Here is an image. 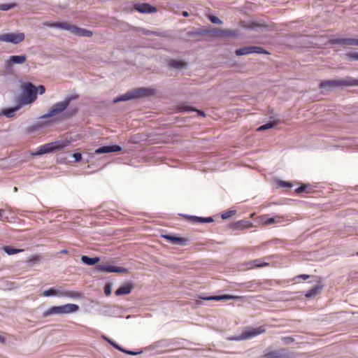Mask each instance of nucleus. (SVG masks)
<instances>
[{
    "mask_svg": "<svg viewBox=\"0 0 358 358\" xmlns=\"http://www.w3.org/2000/svg\"><path fill=\"white\" fill-rule=\"evenodd\" d=\"M36 90L37 92H38V93L40 94H43L45 93V88L43 85H39L37 88H36Z\"/></svg>",
    "mask_w": 358,
    "mask_h": 358,
    "instance_id": "nucleus-39",
    "label": "nucleus"
},
{
    "mask_svg": "<svg viewBox=\"0 0 358 358\" xmlns=\"http://www.w3.org/2000/svg\"><path fill=\"white\" fill-rule=\"evenodd\" d=\"M358 86V79L347 77L341 79L324 80L320 84L322 89L335 87Z\"/></svg>",
    "mask_w": 358,
    "mask_h": 358,
    "instance_id": "nucleus-3",
    "label": "nucleus"
},
{
    "mask_svg": "<svg viewBox=\"0 0 358 358\" xmlns=\"http://www.w3.org/2000/svg\"><path fill=\"white\" fill-rule=\"evenodd\" d=\"M248 268L250 269L255 268H262L264 266H268V263H262V264H254L252 261H250L246 264Z\"/></svg>",
    "mask_w": 358,
    "mask_h": 358,
    "instance_id": "nucleus-30",
    "label": "nucleus"
},
{
    "mask_svg": "<svg viewBox=\"0 0 358 358\" xmlns=\"http://www.w3.org/2000/svg\"><path fill=\"white\" fill-rule=\"evenodd\" d=\"M186 63L181 60L171 59L169 62V66L174 69H181L186 66Z\"/></svg>",
    "mask_w": 358,
    "mask_h": 358,
    "instance_id": "nucleus-23",
    "label": "nucleus"
},
{
    "mask_svg": "<svg viewBox=\"0 0 358 358\" xmlns=\"http://www.w3.org/2000/svg\"><path fill=\"white\" fill-rule=\"evenodd\" d=\"M252 263H254V264H262V263H263V262H262V260H261V259H255V260H253V261H252Z\"/></svg>",
    "mask_w": 358,
    "mask_h": 358,
    "instance_id": "nucleus-44",
    "label": "nucleus"
},
{
    "mask_svg": "<svg viewBox=\"0 0 358 358\" xmlns=\"http://www.w3.org/2000/svg\"><path fill=\"white\" fill-rule=\"evenodd\" d=\"M357 255H358V253H357Z\"/></svg>",
    "mask_w": 358,
    "mask_h": 358,
    "instance_id": "nucleus-53",
    "label": "nucleus"
},
{
    "mask_svg": "<svg viewBox=\"0 0 358 358\" xmlns=\"http://www.w3.org/2000/svg\"><path fill=\"white\" fill-rule=\"evenodd\" d=\"M73 157H74L75 160L76 162H79L82 159V155L80 153L76 152L73 155Z\"/></svg>",
    "mask_w": 358,
    "mask_h": 358,
    "instance_id": "nucleus-41",
    "label": "nucleus"
},
{
    "mask_svg": "<svg viewBox=\"0 0 358 358\" xmlns=\"http://www.w3.org/2000/svg\"><path fill=\"white\" fill-rule=\"evenodd\" d=\"M81 261L87 264V265H90V266H92V265H94L96 264V263H98L99 261H100V258L99 257H94V258H92V257H89L87 256H82L81 257Z\"/></svg>",
    "mask_w": 358,
    "mask_h": 358,
    "instance_id": "nucleus-21",
    "label": "nucleus"
},
{
    "mask_svg": "<svg viewBox=\"0 0 358 358\" xmlns=\"http://www.w3.org/2000/svg\"><path fill=\"white\" fill-rule=\"evenodd\" d=\"M143 33L144 34H146V35H148V34H154L153 32L150 31H148V30H147V31L143 30Z\"/></svg>",
    "mask_w": 358,
    "mask_h": 358,
    "instance_id": "nucleus-45",
    "label": "nucleus"
},
{
    "mask_svg": "<svg viewBox=\"0 0 358 358\" xmlns=\"http://www.w3.org/2000/svg\"><path fill=\"white\" fill-rule=\"evenodd\" d=\"M20 108V106H15L14 108H7L3 111V114L8 117H12L14 116L15 113Z\"/></svg>",
    "mask_w": 358,
    "mask_h": 358,
    "instance_id": "nucleus-26",
    "label": "nucleus"
},
{
    "mask_svg": "<svg viewBox=\"0 0 358 358\" xmlns=\"http://www.w3.org/2000/svg\"><path fill=\"white\" fill-rule=\"evenodd\" d=\"M134 288V285L130 282H126L122 285L115 292L117 296L128 294L131 293Z\"/></svg>",
    "mask_w": 358,
    "mask_h": 358,
    "instance_id": "nucleus-19",
    "label": "nucleus"
},
{
    "mask_svg": "<svg viewBox=\"0 0 358 358\" xmlns=\"http://www.w3.org/2000/svg\"><path fill=\"white\" fill-rule=\"evenodd\" d=\"M182 14V15L184 17H188L189 16V13L187 11H183Z\"/></svg>",
    "mask_w": 358,
    "mask_h": 358,
    "instance_id": "nucleus-47",
    "label": "nucleus"
},
{
    "mask_svg": "<svg viewBox=\"0 0 358 358\" xmlns=\"http://www.w3.org/2000/svg\"><path fill=\"white\" fill-rule=\"evenodd\" d=\"M347 57L350 59V60H358V53L357 52H351L347 54Z\"/></svg>",
    "mask_w": 358,
    "mask_h": 358,
    "instance_id": "nucleus-37",
    "label": "nucleus"
},
{
    "mask_svg": "<svg viewBox=\"0 0 358 358\" xmlns=\"http://www.w3.org/2000/svg\"><path fill=\"white\" fill-rule=\"evenodd\" d=\"M242 224V222H239L238 223V224Z\"/></svg>",
    "mask_w": 358,
    "mask_h": 358,
    "instance_id": "nucleus-52",
    "label": "nucleus"
},
{
    "mask_svg": "<svg viewBox=\"0 0 358 358\" xmlns=\"http://www.w3.org/2000/svg\"><path fill=\"white\" fill-rule=\"evenodd\" d=\"M215 34L217 36L220 37H231L236 38L238 36V31L236 30L232 29H217L215 30Z\"/></svg>",
    "mask_w": 358,
    "mask_h": 358,
    "instance_id": "nucleus-17",
    "label": "nucleus"
},
{
    "mask_svg": "<svg viewBox=\"0 0 358 358\" xmlns=\"http://www.w3.org/2000/svg\"><path fill=\"white\" fill-rule=\"evenodd\" d=\"M235 54L237 56H242V55H246L252 54L251 46H250V47H244V48H240V49H237L235 51Z\"/></svg>",
    "mask_w": 358,
    "mask_h": 358,
    "instance_id": "nucleus-24",
    "label": "nucleus"
},
{
    "mask_svg": "<svg viewBox=\"0 0 358 358\" xmlns=\"http://www.w3.org/2000/svg\"><path fill=\"white\" fill-rule=\"evenodd\" d=\"M68 145L67 141H55L40 146L34 155H41L60 150Z\"/></svg>",
    "mask_w": 358,
    "mask_h": 358,
    "instance_id": "nucleus-6",
    "label": "nucleus"
},
{
    "mask_svg": "<svg viewBox=\"0 0 358 358\" xmlns=\"http://www.w3.org/2000/svg\"><path fill=\"white\" fill-rule=\"evenodd\" d=\"M45 25L50 27H55L70 31L71 34L85 37H91L93 35L92 31L79 28L75 25L71 24L68 22H45Z\"/></svg>",
    "mask_w": 358,
    "mask_h": 358,
    "instance_id": "nucleus-1",
    "label": "nucleus"
},
{
    "mask_svg": "<svg viewBox=\"0 0 358 358\" xmlns=\"http://www.w3.org/2000/svg\"><path fill=\"white\" fill-rule=\"evenodd\" d=\"M108 342L113 346L115 347L116 349L122 351V352H124L128 355H136V352H131V351H128V350H125L124 349H122L120 346H119L117 344H116L115 342L112 341H109L108 340Z\"/></svg>",
    "mask_w": 358,
    "mask_h": 358,
    "instance_id": "nucleus-32",
    "label": "nucleus"
},
{
    "mask_svg": "<svg viewBox=\"0 0 358 358\" xmlns=\"http://www.w3.org/2000/svg\"><path fill=\"white\" fill-rule=\"evenodd\" d=\"M77 112V109H74L69 115V116H71L73 115H74L75 113H76Z\"/></svg>",
    "mask_w": 358,
    "mask_h": 358,
    "instance_id": "nucleus-48",
    "label": "nucleus"
},
{
    "mask_svg": "<svg viewBox=\"0 0 358 358\" xmlns=\"http://www.w3.org/2000/svg\"><path fill=\"white\" fill-rule=\"evenodd\" d=\"M15 6V3H8V4L2 3V4H0V10H8L10 8H14Z\"/></svg>",
    "mask_w": 358,
    "mask_h": 358,
    "instance_id": "nucleus-34",
    "label": "nucleus"
},
{
    "mask_svg": "<svg viewBox=\"0 0 358 358\" xmlns=\"http://www.w3.org/2000/svg\"><path fill=\"white\" fill-rule=\"evenodd\" d=\"M24 33H8L0 35V41L18 44L24 40Z\"/></svg>",
    "mask_w": 358,
    "mask_h": 358,
    "instance_id": "nucleus-8",
    "label": "nucleus"
},
{
    "mask_svg": "<svg viewBox=\"0 0 358 358\" xmlns=\"http://www.w3.org/2000/svg\"><path fill=\"white\" fill-rule=\"evenodd\" d=\"M104 292H105L106 295H107V296L110 294L111 287H110V285H106L105 289H104Z\"/></svg>",
    "mask_w": 358,
    "mask_h": 358,
    "instance_id": "nucleus-40",
    "label": "nucleus"
},
{
    "mask_svg": "<svg viewBox=\"0 0 358 358\" xmlns=\"http://www.w3.org/2000/svg\"><path fill=\"white\" fill-rule=\"evenodd\" d=\"M27 61L26 55H12L5 61V67L8 69L14 64H22Z\"/></svg>",
    "mask_w": 358,
    "mask_h": 358,
    "instance_id": "nucleus-12",
    "label": "nucleus"
},
{
    "mask_svg": "<svg viewBox=\"0 0 358 358\" xmlns=\"http://www.w3.org/2000/svg\"><path fill=\"white\" fill-rule=\"evenodd\" d=\"M165 239L171 241V243H174V244H178V243H181L182 242H183V238H178V237H176V236H172L171 235H164L162 236Z\"/></svg>",
    "mask_w": 358,
    "mask_h": 358,
    "instance_id": "nucleus-25",
    "label": "nucleus"
},
{
    "mask_svg": "<svg viewBox=\"0 0 358 358\" xmlns=\"http://www.w3.org/2000/svg\"><path fill=\"white\" fill-rule=\"evenodd\" d=\"M280 355L277 352H271L265 355L266 358H280Z\"/></svg>",
    "mask_w": 358,
    "mask_h": 358,
    "instance_id": "nucleus-35",
    "label": "nucleus"
},
{
    "mask_svg": "<svg viewBox=\"0 0 358 358\" xmlns=\"http://www.w3.org/2000/svg\"><path fill=\"white\" fill-rule=\"evenodd\" d=\"M233 214V212L232 211H229L228 213H225L224 214L222 215V219H227V218H229Z\"/></svg>",
    "mask_w": 358,
    "mask_h": 358,
    "instance_id": "nucleus-42",
    "label": "nucleus"
},
{
    "mask_svg": "<svg viewBox=\"0 0 358 358\" xmlns=\"http://www.w3.org/2000/svg\"><path fill=\"white\" fill-rule=\"evenodd\" d=\"M209 20L214 24H221L222 22L216 16L210 15Z\"/></svg>",
    "mask_w": 358,
    "mask_h": 358,
    "instance_id": "nucleus-36",
    "label": "nucleus"
},
{
    "mask_svg": "<svg viewBox=\"0 0 358 358\" xmlns=\"http://www.w3.org/2000/svg\"><path fill=\"white\" fill-rule=\"evenodd\" d=\"M4 341V338L0 336V342L3 343Z\"/></svg>",
    "mask_w": 358,
    "mask_h": 358,
    "instance_id": "nucleus-49",
    "label": "nucleus"
},
{
    "mask_svg": "<svg viewBox=\"0 0 358 358\" xmlns=\"http://www.w3.org/2000/svg\"><path fill=\"white\" fill-rule=\"evenodd\" d=\"M62 252H63V253H67V250H63Z\"/></svg>",
    "mask_w": 358,
    "mask_h": 358,
    "instance_id": "nucleus-50",
    "label": "nucleus"
},
{
    "mask_svg": "<svg viewBox=\"0 0 358 358\" xmlns=\"http://www.w3.org/2000/svg\"><path fill=\"white\" fill-rule=\"evenodd\" d=\"M331 44H341L345 46H358V39L357 38H333L329 41Z\"/></svg>",
    "mask_w": 358,
    "mask_h": 358,
    "instance_id": "nucleus-13",
    "label": "nucleus"
},
{
    "mask_svg": "<svg viewBox=\"0 0 358 358\" xmlns=\"http://www.w3.org/2000/svg\"><path fill=\"white\" fill-rule=\"evenodd\" d=\"M134 8L136 10L142 13H151L157 11L155 7L146 3H137L134 6Z\"/></svg>",
    "mask_w": 358,
    "mask_h": 358,
    "instance_id": "nucleus-16",
    "label": "nucleus"
},
{
    "mask_svg": "<svg viewBox=\"0 0 358 358\" xmlns=\"http://www.w3.org/2000/svg\"><path fill=\"white\" fill-rule=\"evenodd\" d=\"M122 150V148L117 145H107L101 147L95 150L96 154H103L108 152H116Z\"/></svg>",
    "mask_w": 358,
    "mask_h": 358,
    "instance_id": "nucleus-15",
    "label": "nucleus"
},
{
    "mask_svg": "<svg viewBox=\"0 0 358 358\" xmlns=\"http://www.w3.org/2000/svg\"><path fill=\"white\" fill-rule=\"evenodd\" d=\"M281 186L282 187H291L292 185L289 182H281Z\"/></svg>",
    "mask_w": 358,
    "mask_h": 358,
    "instance_id": "nucleus-43",
    "label": "nucleus"
},
{
    "mask_svg": "<svg viewBox=\"0 0 358 358\" xmlns=\"http://www.w3.org/2000/svg\"><path fill=\"white\" fill-rule=\"evenodd\" d=\"M201 299L207 301L213 300V301H220V300H229V299H236L239 300L243 302L245 301L248 299L245 296H234L230 294H224L221 296H213L209 297H201Z\"/></svg>",
    "mask_w": 358,
    "mask_h": 358,
    "instance_id": "nucleus-11",
    "label": "nucleus"
},
{
    "mask_svg": "<svg viewBox=\"0 0 358 358\" xmlns=\"http://www.w3.org/2000/svg\"><path fill=\"white\" fill-rule=\"evenodd\" d=\"M67 296V297H75L77 296V293L74 292H59L57 291L55 288H50L48 290H45L43 293V296Z\"/></svg>",
    "mask_w": 358,
    "mask_h": 358,
    "instance_id": "nucleus-14",
    "label": "nucleus"
},
{
    "mask_svg": "<svg viewBox=\"0 0 358 358\" xmlns=\"http://www.w3.org/2000/svg\"><path fill=\"white\" fill-rule=\"evenodd\" d=\"M96 270L100 272L128 273L129 270L124 267L115 266L111 265L99 264L96 266Z\"/></svg>",
    "mask_w": 358,
    "mask_h": 358,
    "instance_id": "nucleus-10",
    "label": "nucleus"
},
{
    "mask_svg": "<svg viewBox=\"0 0 358 358\" xmlns=\"http://www.w3.org/2000/svg\"><path fill=\"white\" fill-rule=\"evenodd\" d=\"M79 309L78 305L73 303H67L62 306H52L44 312L45 317L54 314H69L76 312Z\"/></svg>",
    "mask_w": 358,
    "mask_h": 358,
    "instance_id": "nucleus-5",
    "label": "nucleus"
},
{
    "mask_svg": "<svg viewBox=\"0 0 358 358\" xmlns=\"http://www.w3.org/2000/svg\"><path fill=\"white\" fill-rule=\"evenodd\" d=\"M4 210L2 209H0V220H2V216Z\"/></svg>",
    "mask_w": 358,
    "mask_h": 358,
    "instance_id": "nucleus-46",
    "label": "nucleus"
},
{
    "mask_svg": "<svg viewBox=\"0 0 358 358\" xmlns=\"http://www.w3.org/2000/svg\"><path fill=\"white\" fill-rule=\"evenodd\" d=\"M252 53L269 54L266 50L259 46H251Z\"/></svg>",
    "mask_w": 358,
    "mask_h": 358,
    "instance_id": "nucleus-31",
    "label": "nucleus"
},
{
    "mask_svg": "<svg viewBox=\"0 0 358 358\" xmlns=\"http://www.w3.org/2000/svg\"><path fill=\"white\" fill-rule=\"evenodd\" d=\"M155 90L151 88L140 87L128 92L126 94L116 98L114 102L125 101L131 99L146 97L155 94Z\"/></svg>",
    "mask_w": 358,
    "mask_h": 358,
    "instance_id": "nucleus-2",
    "label": "nucleus"
},
{
    "mask_svg": "<svg viewBox=\"0 0 358 358\" xmlns=\"http://www.w3.org/2000/svg\"><path fill=\"white\" fill-rule=\"evenodd\" d=\"M3 251L5 252H6L9 255L17 254V253L21 252L23 251L22 249H14V248H12L11 247H10V246H4L3 248Z\"/></svg>",
    "mask_w": 358,
    "mask_h": 358,
    "instance_id": "nucleus-27",
    "label": "nucleus"
},
{
    "mask_svg": "<svg viewBox=\"0 0 358 358\" xmlns=\"http://www.w3.org/2000/svg\"><path fill=\"white\" fill-rule=\"evenodd\" d=\"M190 220L193 223H209L213 221V219L211 217H201L192 216L190 217Z\"/></svg>",
    "mask_w": 358,
    "mask_h": 358,
    "instance_id": "nucleus-22",
    "label": "nucleus"
},
{
    "mask_svg": "<svg viewBox=\"0 0 358 358\" xmlns=\"http://www.w3.org/2000/svg\"><path fill=\"white\" fill-rule=\"evenodd\" d=\"M36 87L30 83L24 86L22 102L24 104H29L34 102L36 99Z\"/></svg>",
    "mask_w": 358,
    "mask_h": 358,
    "instance_id": "nucleus-7",
    "label": "nucleus"
},
{
    "mask_svg": "<svg viewBox=\"0 0 358 358\" xmlns=\"http://www.w3.org/2000/svg\"><path fill=\"white\" fill-rule=\"evenodd\" d=\"M78 96L77 94H73L70 96H67L65 99L61 102H58L55 103L49 110L48 113L44 115L45 117H50L57 114L61 113L64 111L67 107L69 106L71 101L73 100L77 99Z\"/></svg>",
    "mask_w": 358,
    "mask_h": 358,
    "instance_id": "nucleus-4",
    "label": "nucleus"
},
{
    "mask_svg": "<svg viewBox=\"0 0 358 358\" xmlns=\"http://www.w3.org/2000/svg\"><path fill=\"white\" fill-rule=\"evenodd\" d=\"M275 125V124L273 123V122L267 123V124H265L262 125L259 127H258L257 131H264L266 129H271V128L274 127Z\"/></svg>",
    "mask_w": 358,
    "mask_h": 358,
    "instance_id": "nucleus-33",
    "label": "nucleus"
},
{
    "mask_svg": "<svg viewBox=\"0 0 358 358\" xmlns=\"http://www.w3.org/2000/svg\"><path fill=\"white\" fill-rule=\"evenodd\" d=\"M310 278V275H306V274H301V275H297L295 278H301L303 280H308Z\"/></svg>",
    "mask_w": 358,
    "mask_h": 358,
    "instance_id": "nucleus-38",
    "label": "nucleus"
},
{
    "mask_svg": "<svg viewBox=\"0 0 358 358\" xmlns=\"http://www.w3.org/2000/svg\"><path fill=\"white\" fill-rule=\"evenodd\" d=\"M322 289V286H315L314 287L311 288L310 289L308 290L305 294V296L306 298H312L317 295L320 293L321 290Z\"/></svg>",
    "mask_w": 358,
    "mask_h": 358,
    "instance_id": "nucleus-20",
    "label": "nucleus"
},
{
    "mask_svg": "<svg viewBox=\"0 0 358 358\" xmlns=\"http://www.w3.org/2000/svg\"><path fill=\"white\" fill-rule=\"evenodd\" d=\"M311 189V186L310 185H302L296 189V192L297 194H301L303 192L310 193Z\"/></svg>",
    "mask_w": 358,
    "mask_h": 358,
    "instance_id": "nucleus-28",
    "label": "nucleus"
},
{
    "mask_svg": "<svg viewBox=\"0 0 358 358\" xmlns=\"http://www.w3.org/2000/svg\"><path fill=\"white\" fill-rule=\"evenodd\" d=\"M14 191L16 192L17 191V187H15L14 188Z\"/></svg>",
    "mask_w": 358,
    "mask_h": 358,
    "instance_id": "nucleus-51",
    "label": "nucleus"
},
{
    "mask_svg": "<svg viewBox=\"0 0 358 358\" xmlns=\"http://www.w3.org/2000/svg\"><path fill=\"white\" fill-rule=\"evenodd\" d=\"M266 331L264 326H260L257 328H248L245 329L238 338V340L248 339L257 336Z\"/></svg>",
    "mask_w": 358,
    "mask_h": 358,
    "instance_id": "nucleus-9",
    "label": "nucleus"
},
{
    "mask_svg": "<svg viewBox=\"0 0 358 358\" xmlns=\"http://www.w3.org/2000/svg\"><path fill=\"white\" fill-rule=\"evenodd\" d=\"M178 109L180 112L195 110V109H194L193 108H192L190 106H178ZM196 111H197L200 115L204 116V113L203 111H200V110H196Z\"/></svg>",
    "mask_w": 358,
    "mask_h": 358,
    "instance_id": "nucleus-29",
    "label": "nucleus"
},
{
    "mask_svg": "<svg viewBox=\"0 0 358 358\" xmlns=\"http://www.w3.org/2000/svg\"><path fill=\"white\" fill-rule=\"evenodd\" d=\"M289 220L284 215H275L273 217L267 218L264 221V225H270L272 224H282Z\"/></svg>",
    "mask_w": 358,
    "mask_h": 358,
    "instance_id": "nucleus-18",
    "label": "nucleus"
}]
</instances>
